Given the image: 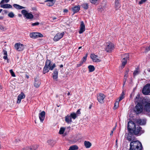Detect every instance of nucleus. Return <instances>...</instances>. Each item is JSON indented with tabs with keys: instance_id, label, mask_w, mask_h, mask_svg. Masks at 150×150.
Here are the masks:
<instances>
[{
	"instance_id": "nucleus-1",
	"label": "nucleus",
	"mask_w": 150,
	"mask_h": 150,
	"mask_svg": "<svg viewBox=\"0 0 150 150\" xmlns=\"http://www.w3.org/2000/svg\"><path fill=\"white\" fill-rule=\"evenodd\" d=\"M134 103L136 104L134 108V111L137 114L141 113L143 109L146 112L150 113V103L146 99L142 98L138 94L134 100Z\"/></svg>"
},
{
	"instance_id": "nucleus-2",
	"label": "nucleus",
	"mask_w": 150,
	"mask_h": 150,
	"mask_svg": "<svg viewBox=\"0 0 150 150\" xmlns=\"http://www.w3.org/2000/svg\"><path fill=\"white\" fill-rule=\"evenodd\" d=\"M142 144L139 141L137 140L131 142L129 150H142Z\"/></svg>"
},
{
	"instance_id": "nucleus-3",
	"label": "nucleus",
	"mask_w": 150,
	"mask_h": 150,
	"mask_svg": "<svg viewBox=\"0 0 150 150\" xmlns=\"http://www.w3.org/2000/svg\"><path fill=\"white\" fill-rule=\"evenodd\" d=\"M136 124L132 121L129 122L127 125V129L129 132L132 133L136 128Z\"/></svg>"
},
{
	"instance_id": "nucleus-4",
	"label": "nucleus",
	"mask_w": 150,
	"mask_h": 150,
	"mask_svg": "<svg viewBox=\"0 0 150 150\" xmlns=\"http://www.w3.org/2000/svg\"><path fill=\"white\" fill-rule=\"evenodd\" d=\"M114 45L112 43L109 42L106 43L105 50L107 52H110L114 48Z\"/></svg>"
},
{
	"instance_id": "nucleus-5",
	"label": "nucleus",
	"mask_w": 150,
	"mask_h": 150,
	"mask_svg": "<svg viewBox=\"0 0 150 150\" xmlns=\"http://www.w3.org/2000/svg\"><path fill=\"white\" fill-rule=\"evenodd\" d=\"M142 93L144 95H150V84L147 83L144 86L142 90Z\"/></svg>"
},
{
	"instance_id": "nucleus-6",
	"label": "nucleus",
	"mask_w": 150,
	"mask_h": 150,
	"mask_svg": "<svg viewBox=\"0 0 150 150\" xmlns=\"http://www.w3.org/2000/svg\"><path fill=\"white\" fill-rule=\"evenodd\" d=\"M129 57V54H125L122 55V60L121 61L122 66H121V68H124L126 64L127 60H128Z\"/></svg>"
},
{
	"instance_id": "nucleus-7",
	"label": "nucleus",
	"mask_w": 150,
	"mask_h": 150,
	"mask_svg": "<svg viewBox=\"0 0 150 150\" xmlns=\"http://www.w3.org/2000/svg\"><path fill=\"white\" fill-rule=\"evenodd\" d=\"M144 131L142 129V128L139 126H138L134 130L132 131V133L135 135H140L144 133Z\"/></svg>"
},
{
	"instance_id": "nucleus-8",
	"label": "nucleus",
	"mask_w": 150,
	"mask_h": 150,
	"mask_svg": "<svg viewBox=\"0 0 150 150\" xmlns=\"http://www.w3.org/2000/svg\"><path fill=\"white\" fill-rule=\"evenodd\" d=\"M51 64L50 60L47 59L45 63V66L43 69V73L44 74L48 72L50 70L49 66Z\"/></svg>"
},
{
	"instance_id": "nucleus-9",
	"label": "nucleus",
	"mask_w": 150,
	"mask_h": 150,
	"mask_svg": "<svg viewBox=\"0 0 150 150\" xmlns=\"http://www.w3.org/2000/svg\"><path fill=\"white\" fill-rule=\"evenodd\" d=\"M21 12L24 17H26L28 19H31L33 18V15L30 13H28L25 9L22 10Z\"/></svg>"
},
{
	"instance_id": "nucleus-10",
	"label": "nucleus",
	"mask_w": 150,
	"mask_h": 150,
	"mask_svg": "<svg viewBox=\"0 0 150 150\" xmlns=\"http://www.w3.org/2000/svg\"><path fill=\"white\" fill-rule=\"evenodd\" d=\"M25 45L20 43H16L14 45L15 49L18 51H22L24 49Z\"/></svg>"
},
{
	"instance_id": "nucleus-11",
	"label": "nucleus",
	"mask_w": 150,
	"mask_h": 150,
	"mask_svg": "<svg viewBox=\"0 0 150 150\" xmlns=\"http://www.w3.org/2000/svg\"><path fill=\"white\" fill-rule=\"evenodd\" d=\"M30 37L33 38H36L39 37H42L43 35L39 33H32L30 34Z\"/></svg>"
},
{
	"instance_id": "nucleus-12",
	"label": "nucleus",
	"mask_w": 150,
	"mask_h": 150,
	"mask_svg": "<svg viewBox=\"0 0 150 150\" xmlns=\"http://www.w3.org/2000/svg\"><path fill=\"white\" fill-rule=\"evenodd\" d=\"M105 98V95L102 93H99L97 96V99L99 102L103 103L104 102V100Z\"/></svg>"
},
{
	"instance_id": "nucleus-13",
	"label": "nucleus",
	"mask_w": 150,
	"mask_h": 150,
	"mask_svg": "<svg viewBox=\"0 0 150 150\" xmlns=\"http://www.w3.org/2000/svg\"><path fill=\"white\" fill-rule=\"evenodd\" d=\"M64 34V32L62 33H57L54 38V40L55 41H58L63 37Z\"/></svg>"
},
{
	"instance_id": "nucleus-14",
	"label": "nucleus",
	"mask_w": 150,
	"mask_h": 150,
	"mask_svg": "<svg viewBox=\"0 0 150 150\" xmlns=\"http://www.w3.org/2000/svg\"><path fill=\"white\" fill-rule=\"evenodd\" d=\"M45 112L44 111H42L39 114V117L40 121L42 123L45 119Z\"/></svg>"
},
{
	"instance_id": "nucleus-15",
	"label": "nucleus",
	"mask_w": 150,
	"mask_h": 150,
	"mask_svg": "<svg viewBox=\"0 0 150 150\" xmlns=\"http://www.w3.org/2000/svg\"><path fill=\"white\" fill-rule=\"evenodd\" d=\"M40 84L41 82L39 78L37 77L35 78L34 86L36 88H38L40 86Z\"/></svg>"
},
{
	"instance_id": "nucleus-16",
	"label": "nucleus",
	"mask_w": 150,
	"mask_h": 150,
	"mask_svg": "<svg viewBox=\"0 0 150 150\" xmlns=\"http://www.w3.org/2000/svg\"><path fill=\"white\" fill-rule=\"evenodd\" d=\"M85 30V27L84 22L82 21L81 22L80 26V30L79 31V33L80 34H81L83 33Z\"/></svg>"
},
{
	"instance_id": "nucleus-17",
	"label": "nucleus",
	"mask_w": 150,
	"mask_h": 150,
	"mask_svg": "<svg viewBox=\"0 0 150 150\" xmlns=\"http://www.w3.org/2000/svg\"><path fill=\"white\" fill-rule=\"evenodd\" d=\"M25 97V95L23 92H21L18 97L17 103H20L21 99L24 98Z\"/></svg>"
},
{
	"instance_id": "nucleus-18",
	"label": "nucleus",
	"mask_w": 150,
	"mask_h": 150,
	"mask_svg": "<svg viewBox=\"0 0 150 150\" xmlns=\"http://www.w3.org/2000/svg\"><path fill=\"white\" fill-rule=\"evenodd\" d=\"M58 70L57 69H54L53 74L52 77L54 79L57 81L58 77Z\"/></svg>"
},
{
	"instance_id": "nucleus-19",
	"label": "nucleus",
	"mask_w": 150,
	"mask_h": 150,
	"mask_svg": "<svg viewBox=\"0 0 150 150\" xmlns=\"http://www.w3.org/2000/svg\"><path fill=\"white\" fill-rule=\"evenodd\" d=\"M134 134L132 132H129L128 135L127 137V139L129 141H133L134 139V137L132 135Z\"/></svg>"
},
{
	"instance_id": "nucleus-20",
	"label": "nucleus",
	"mask_w": 150,
	"mask_h": 150,
	"mask_svg": "<svg viewBox=\"0 0 150 150\" xmlns=\"http://www.w3.org/2000/svg\"><path fill=\"white\" fill-rule=\"evenodd\" d=\"M91 58L94 62H98L100 61V59L98 58V56L94 54H92L91 56Z\"/></svg>"
},
{
	"instance_id": "nucleus-21",
	"label": "nucleus",
	"mask_w": 150,
	"mask_h": 150,
	"mask_svg": "<svg viewBox=\"0 0 150 150\" xmlns=\"http://www.w3.org/2000/svg\"><path fill=\"white\" fill-rule=\"evenodd\" d=\"M87 55V54L85 56H84L82 59V60L81 61L79 64H77L76 67H79L81 66L84 62H86V60Z\"/></svg>"
},
{
	"instance_id": "nucleus-22",
	"label": "nucleus",
	"mask_w": 150,
	"mask_h": 150,
	"mask_svg": "<svg viewBox=\"0 0 150 150\" xmlns=\"http://www.w3.org/2000/svg\"><path fill=\"white\" fill-rule=\"evenodd\" d=\"M137 122L140 125H144L146 123V120L145 119H138L137 120Z\"/></svg>"
},
{
	"instance_id": "nucleus-23",
	"label": "nucleus",
	"mask_w": 150,
	"mask_h": 150,
	"mask_svg": "<svg viewBox=\"0 0 150 150\" xmlns=\"http://www.w3.org/2000/svg\"><path fill=\"white\" fill-rule=\"evenodd\" d=\"M54 0H46L45 1V2H48L46 5L48 6H53L55 2Z\"/></svg>"
},
{
	"instance_id": "nucleus-24",
	"label": "nucleus",
	"mask_w": 150,
	"mask_h": 150,
	"mask_svg": "<svg viewBox=\"0 0 150 150\" xmlns=\"http://www.w3.org/2000/svg\"><path fill=\"white\" fill-rule=\"evenodd\" d=\"M1 7L4 8H12V6L10 4H3L0 5Z\"/></svg>"
},
{
	"instance_id": "nucleus-25",
	"label": "nucleus",
	"mask_w": 150,
	"mask_h": 150,
	"mask_svg": "<svg viewBox=\"0 0 150 150\" xmlns=\"http://www.w3.org/2000/svg\"><path fill=\"white\" fill-rule=\"evenodd\" d=\"M80 9V6H76L72 8V11L74 14L77 13Z\"/></svg>"
},
{
	"instance_id": "nucleus-26",
	"label": "nucleus",
	"mask_w": 150,
	"mask_h": 150,
	"mask_svg": "<svg viewBox=\"0 0 150 150\" xmlns=\"http://www.w3.org/2000/svg\"><path fill=\"white\" fill-rule=\"evenodd\" d=\"M65 120L66 122L69 123H71L72 121L71 117L68 115L65 117Z\"/></svg>"
},
{
	"instance_id": "nucleus-27",
	"label": "nucleus",
	"mask_w": 150,
	"mask_h": 150,
	"mask_svg": "<svg viewBox=\"0 0 150 150\" xmlns=\"http://www.w3.org/2000/svg\"><path fill=\"white\" fill-rule=\"evenodd\" d=\"M13 6L16 9H21L23 8H25V7H23L22 6H20L16 4H14L13 5Z\"/></svg>"
},
{
	"instance_id": "nucleus-28",
	"label": "nucleus",
	"mask_w": 150,
	"mask_h": 150,
	"mask_svg": "<svg viewBox=\"0 0 150 150\" xmlns=\"http://www.w3.org/2000/svg\"><path fill=\"white\" fill-rule=\"evenodd\" d=\"M36 148L33 146L24 148L22 150H35Z\"/></svg>"
},
{
	"instance_id": "nucleus-29",
	"label": "nucleus",
	"mask_w": 150,
	"mask_h": 150,
	"mask_svg": "<svg viewBox=\"0 0 150 150\" xmlns=\"http://www.w3.org/2000/svg\"><path fill=\"white\" fill-rule=\"evenodd\" d=\"M120 0H115V8L117 9L120 7Z\"/></svg>"
},
{
	"instance_id": "nucleus-30",
	"label": "nucleus",
	"mask_w": 150,
	"mask_h": 150,
	"mask_svg": "<svg viewBox=\"0 0 150 150\" xmlns=\"http://www.w3.org/2000/svg\"><path fill=\"white\" fill-rule=\"evenodd\" d=\"M85 146L87 148H89L91 146V144L88 141H85L84 142Z\"/></svg>"
},
{
	"instance_id": "nucleus-31",
	"label": "nucleus",
	"mask_w": 150,
	"mask_h": 150,
	"mask_svg": "<svg viewBox=\"0 0 150 150\" xmlns=\"http://www.w3.org/2000/svg\"><path fill=\"white\" fill-rule=\"evenodd\" d=\"M78 149V147L76 145H74L70 147L68 150H76Z\"/></svg>"
},
{
	"instance_id": "nucleus-32",
	"label": "nucleus",
	"mask_w": 150,
	"mask_h": 150,
	"mask_svg": "<svg viewBox=\"0 0 150 150\" xmlns=\"http://www.w3.org/2000/svg\"><path fill=\"white\" fill-rule=\"evenodd\" d=\"M89 72H92L94 71L95 69L94 66L93 65H90L88 67Z\"/></svg>"
},
{
	"instance_id": "nucleus-33",
	"label": "nucleus",
	"mask_w": 150,
	"mask_h": 150,
	"mask_svg": "<svg viewBox=\"0 0 150 150\" xmlns=\"http://www.w3.org/2000/svg\"><path fill=\"white\" fill-rule=\"evenodd\" d=\"M3 52L4 53V56L3 57V58L6 60L7 59L8 60V57H7V52L4 50H3Z\"/></svg>"
},
{
	"instance_id": "nucleus-34",
	"label": "nucleus",
	"mask_w": 150,
	"mask_h": 150,
	"mask_svg": "<svg viewBox=\"0 0 150 150\" xmlns=\"http://www.w3.org/2000/svg\"><path fill=\"white\" fill-rule=\"evenodd\" d=\"M81 6L82 7L85 9H87L88 8V4L86 3L82 4Z\"/></svg>"
},
{
	"instance_id": "nucleus-35",
	"label": "nucleus",
	"mask_w": 150,
	"mask_h": 150,
	"mask_svg": "<svg viewBox=\"0 0 150 150\" xmlns=\"http://www.w3.org/2000/svg\"><path fill=\"white\" fill-rule=\"evenodd\" d=\"M70 116L71 119L72 118L74 120L77 117L76 114L75 113H71Z\"/></svg>"
},
{
	"instance_id": "nucleus-36",
	"label": "nucleus",
	"mask_w": 150,
	"mask_h": 150,
	"mask_svg": "<svg viewBox=\"0 0 150 150\" xmlns=\"http://www.w3.org/2000/svg\"><path fill=\"white\" fill-rule=\"evenodd\" d=\"M139 69H136V70L134 71L133 73V75L134 76H135L136 75L138 74L139 73Z\"/></svg>"
},
{
	"instance_id": "nucleus-37",
	"label": "nucleus",
	"mask_w": 150,
	"mask_h": 150,
	"mask_svg": "<svg viewBox=\"0 0 150 150\" xmlns=\"http://www.w3.org/2000/svg\"><path fill=\"white\" fill-rule=\"evenodd\" d=\"M119 102L118 101H117L115 102L114 104V106L113 108L114 109H117L119 106Z\"/></svg>"
},
{
	"instance_id": "nucleus-38",
	"label": "nucleus",
	"mask_w": 150,
	"mask_h": 150,
	"mask_svg": "<svg viewBox=\"0 0 150 150\" xmlns=\"http://www.w3.org/2000/svg\"><path fill=\"white\" fill-rule=\"evenodd\" d=\"M65 129L63 127H61L60 128L59 131V134H63L64 132Z\"/></svg>"
},
{
	"instance_id": "nucleus-39",
	"label": "nucleus",
	"mask_w": 150,
	"mask_h": 150,
	"mask_svg": "<svg viewBox=\"0 0 150 150\" xmlns=\"http://www.w3.org/2000/svg\"><path fill=\"white\" fill-rule=\"evenodd\" d=\"M124 93L123 92H122L121 96L119 98V100L118 101H120L122 100V99H123V98H124Z\"/></svg>"
},
{
	"instance_id": "nucleus-40",
	"label": "nucleus",
	"mask_w": 150,
	"mask_h": 150,
	"mask_svg": "<svg viewBox=\"0 0 150 150\" xmlns=\"http://www.w3.org/2000/svg\"><path fill=\"white\" fill-rule=\"evenodd\" d=\"M8 16L11 18H13L14 16V14L13 12H11L8 14Z\"/></svg>"
},
{
	"instance_id": "nucleus-41",
	"label": "nucleus",
	"mask_w": 150,
	"mask_h": 150,
	"mask_svg": "<svg viewBox=\"0 0 150 150\" xmlns=\"http://www.w3.org/2000/svg\"><path fill=\"white\" fill-rule=\"evenodd\" d=\"M56 67V65L55 64H53L51 66V64L49 66L50 70H52L53 69Z\"/></svg>"
},
{
	"instance_id": "nucleus-42",
	"label": "nucleus",
	"mask_w": 150,
	"mask_h": 150,
	"mask_svg": "<svg viewBox=\"0 0 150 150\" xmlns=\"http://www.w3.org/2000/svg\"><path fill=\"white\" fill-rule=\"evenodd\" d=\"M12 76L13 77H15L16 76L14 73L12 69H11L9 70Z\"/></svg>"
},
{
	"instance_id": "nucleus-43",
	"label": "nucleus",
	"mask_w": 150,
	"mask_h": 150,
	"mask_svg": "<svg viewBox=\"0 0 150 150\" xmlns=\"http://www.w3.org/2000/svg\"><path fill=\"white\" fill-rule=\"evenodd\" d=\"M147 0H141L139 3V4L141 5L143 3L145 2Z\"/></svg>"
},
{
	"instance_id": "nucleus-44",
	"label": "nucleus",
	"mask_w": 150,
	"mask_h": 150,
	"mask_svg": "<svg viewBox=\"0 0 150 150\" xmlns=\"http://www.w3.org/2000/svg\"><path fill=\"white\" fill-rule=\"evenodd\" d=\"M98 0H89L91 3L93 4H95L97 1Z\"/></svg>"
},
{
	"instance_id": "nucleus-45",
	"label": "nucleus",
	"mask_w": 150,
	"mask_h": 150,
	"mask_svg": "<svg viewBox=\"0 0 150 150\" xmlns=\"http://www.w3.org/2000/svg\"><path fill=\"white\" fill-rule=\"evenodd\" d=\"M53 141L51 140H48L47 142V143L50 145H52V143L53 142Z\"/></svg>"
},
{
	"instance_id": "nucleus-46",
	"label": "nucleus",
	"mask_w": 150,
	"mask_h": 150,
	"mask_svg": "<svg viewBox=\"0 0 150 150\" xmlns=\"http://www.w3.org/2000/svg\"><path fill=\"white\" fill-rule=\"evenodd\" d=\"M127 79V78H124L123 79V87L124 86V85L125 84V83Z\"/></svg>"
},
{
	"instance_id": "nucleus-47",
	"label": "nucleus",
	"mask_w": 150,
	"mask_h": 150,
	"mask_svg": "<svg viewBox=\"0 0 150 150\" xmlns=\"http://www.w3.org/2000/svg\"><path fill=\"white\" fill-rule=\"evenodd\" d=\"M39 24V22H36L34 23H33L32 24V25L33 26H35L37 25H38Z\"/></svg>"
},
{
	"instance_id": "nucleus-48",
	"label": "nucleus",
	"mask_w": 150,
	"mask_h": 150,
	"mask_svg": "<svg viewBox=\"0 0 150 150\" xmlns=\"http://www.w3.org/2000/svg\"><path fill=\"white\" fill-rule=\"evenodd\" d=\"M0 29L2 30H6L5 28L3 26L0 25Z\"/></svg>"
},
{
	"instance_id": "nucleus-49",
	"label": "nucleus",
	"mask_w": 150,
	"mask_h": 150,
	"mask_svg": "<svg viewBox=\"0 0 150 150\" xmlns=\"http://www.w3.org/2000/svg\"><path fill=\"white\" fill-rule=\"evenodd\" d=\"M5 0H2L0 3V5L4 4V3H5Z\"/></svg>"
},
{
	"instance_id": "nucleus-50",
	"label": "nucleus",
	"mask_w": 150,
	"mask_h": 150,
	"mask_svg": "<svg viewBox=\"0 0 150 150\" xmlns=\"http://www.w3.org/2000/svg\"><path fill=\"white\" fill-rule=\"evenodd\" d=\"M76 113L77 114H80L81 113L80 109H79L77 110L76 112Z\"/></svg>"
},
{
	"instance_id": "nucleus-51",
	"label": "nucleus",
	"mask_w": 150,
	"mask_h": 150,
	"mask_svg": "<svg viewBox=\"0 0 150 150\" xmlns=\"http://www.w3.org/2000/svg\"><path fill=\"white\" fill-rule=\"evenodd\" d=\"M4 12L6 14L8 12V11H7L6 10H4Z\"/></svg>"
},
{
	"instance_id": "nucleus-52",
	"label": "nucleus",
	"mask_w": 150,
	"mask_h": 150,
	"mask_svg": "<svg viewBox=\"0 0 150 150\" xmlns=\"http://www.w3.org/2000/svg\"><path fill=\"white\" fill-rule=\"evenodd\" d=\"M68 11V10L67 9H65L64 10V12L65 13H67Z\"/></svg>"
},
{
	"instance_id": "nucleus-53",
	"label": "nucleus",
	"mask_w": 150,
	"mask_h": 150,
	"mask_svg": "<svg viewBox=\"0 0 150 150\" xmlns=\"http://www.w3.org/2000/svg\"><path fill=\"white\" fill-rule=\"evenodd\" d=\"M127 74H125V76H124V78H127Z\"/></svg>"
},
{
	"instance_id": "nucleus-54",
	"label": "nucleus",
	"mask_w": 150,
	"mask_h": 150,
	"mask_svg": "<svg viewBox=\"0 0 150 150\" xmlns=\"http://www.w3.org/2000/svg\"><path fill=\"white\" fill-rule=\"evenodd\" d=\"M113 134V131L112 130V131H111V133H110V136H112V135Z\"/></svg>"
},
{
	"instance_id": "nucleus-55",
	"label": "nucleus",
	"mask_w": 150,
	"mask_h": 150,
	"mask_svg": "<svg viewBox=\"0 0 150 150\" xmlns=\"http://www.w3.org/2000/svg\"><path fill=\"white\" fill-rule=\"evenodd\" d=\"M128 72H129V71L128 70H126L125 72V74H128Z\"/></svg>"
},
{
	"instance_id": "nucleus-56",
	"label": "nucleus",
	"mask_w": 150,
	"mask_h": 150,
	"mask_svg": "<svg viewBox=\"0 0 150 150\" xmlns=\"http://www.w3.org/2000/svg\"><path fill=\"white\" fill-rule=\"evenodd\" d=\"M9 1V0H5V3H7Z\"/></svg>"
},
{
	"instance_id": "nucleus-57",
	"label": "nucleus",
	"mask_w": 150,
	"mask_h": 150,
	"mask_svg": "<svg viewBox=\"0 0 150 150\" xmlns=\"http://www.w3.org/2000/svg\"><path fill=\"white\" fill-rule=\"evenodd\" d=\"M26 77L27 78V79H28L29 78V76L27 75H26Z\"/></svg>"
},
{
	"instance_id": "nucleus-58",
	"label": "nucleus",
	"mask_w": 150,
	"mask_h": 150,
	"mask_svg": "<svg viewBox=\"0 0 150 150\" xmlns=\"http://www.w3.org/2000/svg\"><path fill=\"white\" fill-rule=\"evenodd\" d=\"M63 67V66L62 64H61L60 66V68H62V67Z\"/></svg>"
},
{
	"instance_id": "nucleus-59",
	"label": "nucleus",
	"mask_w": 150,
	"mask_h": 150,
	"mask_svg": "<svg viewBox=\"0 0 150 150\" xmlns=\"http://www.w3.org/2000/svg\"><path fill=\"white\" fill-rule=\"evenodd\" d=\"M91 105H90V106H89V109H91Z\"/></svg>"
},
{
	"instance_id": "nucleus-60",
	"label": "nucleus",
	"mask_w": 150,
	"mask_h": 150,
	"mask_svg": "<svg viewBox=\"0 0 150 150\" xmlns=\"http://www.w3.org/2000/svg\"><path fill=\"white\" fill-rule=\"evenodd\" d=\"M56 19H57V18H56V17H54V18H53V20H55Z\"/></svg>"
},
{
	"instance_id": "nucleus-61",
	"label": "nucleus",
	"mask_w": 150,
	"mask_h": 150,
	"mask_svg": "<svg viewBox=\"0 0 150 150\" xmlns=\"http://www.w3.org/2000/svg\"><path fill=\"white\" fill-rule=\"evenodd\" d=\"M2 9H0V13L2 11Z\"/></svg>"
},
{
	"instance_id": "nucleus-62",
	"label": "nucleus",
	"mask_w": 150,
	"mask_h": 150,
	"mask_svg": "<svg viewBox=\"0 0 150 150\" xmlns=\"http://www.w3.org/2000/svg\"><path fill=\"white\" fill-rule=\"evenodd\" d=\"M148 49H149V50H150V46L148 47Z\"/></svg>"
},
{
	"instance_id": "nucleus-63",
	"label": "nucleus",
	"mask_w": 150,
	"mask_h": 150,
	"mask_svg": "<svg viewBox=\"0 0 150 150\" xmlns=\"http://www.w3.org/2000/svg\"><path fill=\"white\" fill-rule=\"evenodd\" d=\"M70 94V93L69 92H68V93H67V95L69 96Z\"/></svg>"
},
{
	"instance_id": "nucleus-64",
	"label": "nucleus",
	"mask_w": 150,
	"mask_h": 150,
	"mask_svg": "<svg viewBox=\"0 0 150 150\" xmlns=\"http://www.w3.org/2000/svg\"><path fill=\"white\" fill-rule=\"evenodd\" d=\"M81 47H81H81H79L78 49H81Z\"/></svg>"
}]
</instances>
